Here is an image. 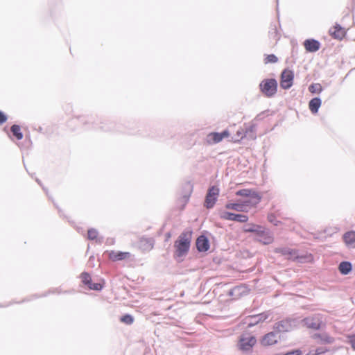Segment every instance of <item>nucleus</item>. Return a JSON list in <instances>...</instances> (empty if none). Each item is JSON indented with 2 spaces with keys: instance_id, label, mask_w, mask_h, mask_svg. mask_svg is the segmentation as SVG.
Listing matches in <instances>:
<instances>
[{
  "instance_id": "nucleus-1",
  "label": "nucleus",
  "mask_w": 355,
  "mask_h": 355,
  "mask_svg": "<svg viewBox=\"0 0 355 355\" xmlns=\"http://www.w3.org/2000/svg\"><path fill=\"white\" fill-rule=\"evenodd\" d=\"M191 239L192 232L191 231H185L180 234L174 244L175 257H182L188 253Z\"/></svg>"
},
{
  "instance_id": "nucleus-2",
  "label": "nucleus",
  "mask_w": 355,
  "mask_h": 355,
  "mask_svg": "<svg viewBox=\"0 0 355 355\" xmlns=\"http://www.w3.org/2000/svg\"><path fill=\"white\" fill-rule=\"evenodd\" d=\"M236 196L249 198V200L243 201L249 207H256L261 201V195L252 189H241L236 191Z\"/></svg>"
},
{
  "instance_id": "nucleus-3",
  "label": "nucleus",
  "mask_w": 355,
  "mask_h": 355,
  "mask_svg": "<svg viewBox=\"0 0 355 355\" xmlns=\"http://www.w3.org/2000/svg\"><path fill=\"white\" fill-rule=\"evenodd\" d=\"M260 89L264 96L272 97L277 90V82L274 78L265 79L259 85Z\"/></svg>"
},
{
  "instance_id": "nucleus-4",
  "label": "nucleus",
  "mask_w": 355,
  "mask_h": 355,
  "mask_svg": "<svg viewBox=\"0 0 355 355\" xmlns=\"http://www.w3.org/2000/svg\"><path fill=\"white\" fill-rule=\"evenodd\" d=\"M107 258L113 261H128L132 259V254L130 252H122L119 250H107L105 252Z\"/></svg>"
},
{
  "instance_id": "nucleus-5",
  "label": "nucleus",
  "mask_w": 355,
  "mask_h": 355,
  "mask_svg": "<svg viewBox=\"0 0 355 355\" xmlns=\"http://www.w3.org/2000/svg\"><path fill=\"white\" fill-rule=\"evenodd\" d=\"M257 343V339L254 336H250L245 337L241 336L238 343V347L240 350L243 352L250 351Z\"/></svg>"
},
{
  "instance_id": "nucleus-6",
  "label": "nucleus",
  "mask_w": 355,
  "mask_h": 355,
  "mask_svg": "<svg viewBox=\"0 0 355 355\" xmlns=\"http://www.w3.org/2000/svg\"><path fill=\"white\" fill-rule=\"evenodd\" d=\"M294 73L290 69H285L281 74L280 86L284 89H289L293 83Z\"/></svg>"
},
{
  "instance_id": "nucleus-7",
  "label": "nucleus",
  "mask_w": 355,
  "mask_h": 355,
  "mask_svg": "<svg viewBox=\"0 0 355 355\" xmlns=\"http://www.w3.org/2000/svg\"><path fill=\"white\" fill-rule=\"evenodd\" d=\"M219 195V189L216 187H211L206 196L205 206L210 209L214 207Z\"/></svg>"
},
{
  "instance_id": "nucleus-8",
  "label": "nucleus",
  "mask_w": 355,
  "mask_h": 355,
  "mask_svg": "<svg viewBox=\"0 0 355 355\" xmlns=\"http://www.w3.org/2000/svg\"><path fill=\"white\" fill-rule=\"evenodd\" d=\"M230 135L228 130H224L223 132H211L207 135V142L208 144H217L221 141L224 138H227Z\"/></svg>"
},
{
  "instance_id": "nucleus-9",
  "label": "nucleus",
  "mask_w": 355,
  "mask_h": 355,
  "mask_svg": "<svg viewBox=\"0 0 355 355\" xmlns=\"http://www.w3.org/2000/svg\"><path fill=\"white\" fill-rule=\"evenodd\" d=\"M80 279L82 283L87 286L89 289L94 290V291H100L102 289L103 286L98 283H92V277L87 272H83L80 275Z\"/></svg>"
},
{
  "instance_id": "nucleus-10",
  "label": "nucleus",
  "mask_w": 355,
  "mask_h": 355,
  "mask_svg": "<svg viewBox=\"0 0 355 355\" xmlns=\"http://www.w3.org/2000/svg\"><path fill=\"white\" fill-rule=\"evenodd\" d=\"M220 218L224 220L245 223L248 220L246 215L236 214L228 211H223L220 214Z\"/></svg>"
},
{
  "instance_id": "nucleus-11",
  "label": "nucleus",
  "mask_w": 355,
  "mask_h": 355,
  "mask_svg": "<svg viewBox=\"0 0 355 355\" xmlns=\"http://www.w3.org/2000/svg\"><path fill=\"white\" fill-rule=\"evenodd\" d=\"M279 337L274 331L265 334L260 340V344L263 347H268L277 343Z\"/></svg>"
},
{
  "instance_id": "nucleus-12",
  "label": "nucleus",
  "mask_w": 355,
  "mask_h": 355,
  "mask_svg": "<svg viewBox=\"0 0 355 355\" xmlns=\"http://www.w3.org/2000/svg\"><path fill=\"white\" fill-rule=\"evenodd\" d=\"M273 329L275 332L277 333H285L288 332L292 329L291 321L288 320H284L276 322Z\"/></svg>"
},
{
  "instance_id": "nucleus-13",
  "label": "nucleus",
  "mask_w": 355,
  "mask_h": 355,
  "mask_svg": "<svg viewBox=\"0 0 355 355\" xmlns=\"http://www.w3.org/2000/svg\"><path fill=\"white\" fill-rule=\"evenodd\" d=\"M254 127L253 125H250L248 128H240L236 131V134L232 138V141L239 142L246 136L248 131L254 132Z\"/></svg>"
},
{
  "instance_id": "nucleus-14",
  "label": "nucleus",
  "mask_w": 355,
  "mask_h": 355,
  "mask_svg": "<svg viewBox=\"0 0 355 355\" xmlns=\"http://www.w3.org/2000/svg\"><path fill=\"white\" fill-rule=\"evenodd\" d=\"M304 46L306 51L315 52L319 50L320 44L318 41L313 39H308L304 42Z\"/></svg>"
},
{
  "instance_id": "nucleus-15",
  "label": "nucleus",
  "mask_w": 355,
  "mask_h": 355,
  "mask_svg": "<svg viewBox=\"0 0 355 355\" xmlns=\"http://www.w3.org/2000/svg\"><path fill=\"white\" fill-rule=\"evenodd\" d=\"M196 248L200 252H206L209 248V241L205 236H200L196 240Z\"/></svg>"
},
{
  "instance_id": "nucleus-16",
  "label": "nucleus",
  "mask_w": 355,
  "mask_h": 355,
  "mask_svg": "<svg viewBox=\"0 0 355 355\" xmlns=\"http://www.w3.org/2000/svg\"><path fill=\"white\" fill-rule=\"evenodd\" d=\"M345 243L352 248H355V232L351 231L345 233L343 236Z\"/></svg>"
},
{
  "instance_id": "nucleus-17",
  "label": "nucleus",
  "mask_w": 355,
  "mask_h": 355,
  "mask_svg": "<svg viewBox=\"0 0 355 355\" xmlns=\"http://www.w3.org/2000/svg\"><path fill=\"white\" fill-rule=\"evenodd\" d=\"M329 32V34L336 39H342L345 35L344 29L338 25L331 28Z\"/></svg>"
},
{
  "instance_id": "nucleus-18",
  "label": "nucleus",
  "mask_w": 355,
  "mask_h": 355,
  "mask_svg": "<svg viewBox=\"0 0 355 355\" xmlns=\"http://www.w3.org/2000/svg\"><path fill=\"white\" fill-rule=\"evenodd\" d=\"M321 105V100L319 98H313L309 103V108L313 114H316Z\"/></svg>"
},
{
  "instance_id": "nucleus-19",
  "label": "nucleus",
  "mask_w": 355,
  "mask_h": 355,
  "mask_svg": "<svg viewBox=\"0 0 355 355\" xmlns=\"http://www.w3.org/2000/svg\"><path fill=\"white\" fill-rule=\"evenodd\" d=\"M304 322L307 327L311 329H318L321 327V322L320 320L315 319L313 318H306L304 320Z\"/></svg>"
},
{
  "instance_id": "nucleus-20",
  "label": "nucleus",
  "mask_w": 355,
  "mask_h": 355,
  "mask_svg": "<svg viewBox=\"0 0 355 355\" xmlns=\"http://www.w3.org/2000/svg\"><path fill=\"white\" fill-rule=\"evenodd\" d=\"M267 318V315L261 313L257 315L250 316L248 319L250 322L248 324V327H252L259 322L264 321Z\"/></svg>"
},
{
  "instance_id": "nucleus-21",
  "label": "nucleus",
  "mask_w": 355,
  "mask_h": 355,
  "mask_svg": "<svg viewBox=\"0 0 355 355\" xmlns=\"http://www.w3.org/2000/svg\"><path fill=\"white\" fill-rule=\"evenodd\" d=\"M153 247V244L152 241L148 239L142 238L139 241V248L142 251H148L150 250Z\"/></svg>"
},
{
  "instance_id": "nucleus-22",
  "label": "nucleus",
  "mask_w": 355,
  "mask_h": 355,
  "mask_svg": "<svg viewBox=\"0 0 355 355\" xmlns=\"http://www.w3.org/2000/svg\"><path fill=\"white\" fill-rule=\"evenodd\" d=\"M245 207H249L245 205L244 202L242 203H228L225 205V207L229 209H233L238 211H245Z\"/></svg>"
},
{
  "instance_id": "nucleus-23",
  "label": "nucleus",
  "mask_w": 355,
  "mask_h": 355,
  "mask_svg": "<svg viewBox=\"0 0 355 355\" xmlns=\"http://www.w3.org/2000/svg\"><path fill=\"white\" fill-rule=\"evenodd\" d=\"M339 271L343 275H347L352 270V264L348 261H343L339 264Z\"/></svg>"
},
{
  "instance_id": "nucleus-24",
  "label": "nucleus",
  "mask_w": 355,
  "mask_h": 355,
  "mask_svg": "<svg viewBox=\"0 0 355 355\" xmlns=\"http://www.w3.org/2000/svg\"><path fill=\"white\" fill-rule=\"evenodd\" d=\"M10 130L17 140H21L23 138V133L21 131L19 125H12L10 128Z\"/></svg>"
},
{
  "instance_id": "nucleus-25",
  "label": "nucleus",
  "mask_w": 355,
  "mask_h": 355,
  "mask_svg": "<svg viewBox=\"0 0 355 355\" xmlns=\"http://www.w3.org/2000/svg\"><path fill=\"white\" fill-rule=\"evenodd\" d=\"M309 90L311 93H320L322 90V86L319 83L312 84L309 87Z\"/></svg>"
},
{
  "instance_id": "nucleus-26",
  "label": "nucleus",
  "mask_w": 355,
  "mask_h": 355,
  "mask_svg": "<svg viewBox=\"0 0 355 355\" xmlns=\"http://www.w3.org/2000/svg\"><path fill=\"white\" fill-rule=\"evenodd\" d=\"M98 236V232L96 229L91 228L87 231V238L89 240H96Z\"/></svg>"
},
{
  "instance_id": "nucleus-27",
  "label": "nucleus",
  "mask_w": 355,
  "mask_h": 355,
  "mask_svg": "<svg viewBox=\"0 0 355 355\" xmlns=\"http://www.w3.org/2000/svg\"><path fill=\"white\" fill-rule=\"evenodd\" d=\"M120 320L126 324H131L134 322V318L129 314H125L121 318Z\"/></svg>"
},
{
  "instance_id": "nucleus-28",
  "label": "nucleus",
  "mask_w": 355,
  "mask_h": 355,
  "mask_svg": "<svg viewBox=\"0 0 355 355\" xmlns=\"http://www.w3.org/2000/svg\"><path fill=\"white\" fill-rule=\"evenodd\" d=\"M278 61V58L274 54H270L266 55L264 59L265 64L275 63Z\"/></svg>"
},
{
  "instance_id": "nucleus-29",
  "label": "nucleus",
  "mask_w": 355,
  "mask_h": 355,
  "mask_svg": "<svg viewBox=\"0 0 355 355\" xmlns=\"http://www.w3.org/2000/svg\"><path fill=\"white\" fill-rule=\"evenodd\" d=\"M302 352L300 349H293L289 351L286 353L283 354L282 355H302Z\"/></svg>"
},
{
  "instance_id": "nucleus-30",
  "label": "nucleus",
  "mask_w": 355,
  "mask_h": 355,
  "mask_svg": "<svg viewBox=\"0 0 355 355\" xmlns=\"http://www.w3.org/2000/svg\"><path fill=\"white\" fill-rule=\"evenodd\" d=\"M7 121L6 114L0 111V125L4 123Z\"/></svg>"
},
{
  "instance_id": "nucleus-31",
  "label": "nucleus",
  "mask_w": 355,
  "mask_h": 355,
  "mask_svg": "<svg viewBox=\"0 0 355 355\" xmlns=\"http://www.w3.org/2000/svg\"><path fill=\"white\" fill-rule=\"evenodd\" d=\"M349 338L352 347L355 350V335L351 336Z\"/></svg>"
},
{
  "instance_id": "nucleus-32",
  "label": "nucleus",
  "mask_w": 355,
  "mask_h": 355,
  "mask_svg": "<svg viewBox=\"0 0 355 355\" xmlns=\"http://www.w3.org/2000/svg\"><path fill=\"white\" fill-rule=\"evenodd\" d=\"M268 220L270 222V223H275V225H277V223H275L276 222V219H275V217L273 214H269L268 216Z\"/></svg>"
},
{
  "instance_id": "nucleus-33",
  "label": "nucleus",
  "mask_w": 355,
  "mask_h": 355,
  "mask_svg": "<svg viewBox=\"0 0 355 355\" xmlns=\"http://www.w3.org/2000/svg\"><path fill=\"white\" fill-rule=\"evenodd\" d=\"M252 227H250L248 229H245L244 231L246 232H255L256 230L254 228L255 227L254 225H252Z\"/></svg>"
},
{
  "instance_id": "nucleus-34",
  "label": "nucleus",
  "mask_w": 355,
  "mask_h": 355,
  "mask_svg": "<svg viewBox=\"0 0 355 355\" xmlns=\"http://www.w3.org/2000/svg\"><path fill=\"white\" fill-rule=\"evenodd\" d=\"M324 340L327 343H331L334 341V338L332 337H330V336H327L326 338H324Z\"/></svg>"
},
{
  "instance_id": "nucleus-35",
  "label": "nucleus",
  "mask_w": 355,
  "mask_h": 355,
  "mask_svg": "<svg viewBox=\"0 0 355 355\" xmlns=\"http://www.w3.org/2000/svg\"><path fill=\"white\" fill-rule=\"evenodd\" d=\"M272 241V237H270V236H269V237L268 238V241H267V242H266L265 243H271Z\"/></svg>"
}]
</instances>
